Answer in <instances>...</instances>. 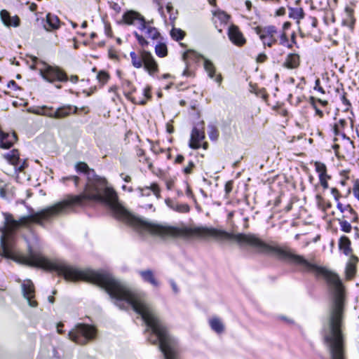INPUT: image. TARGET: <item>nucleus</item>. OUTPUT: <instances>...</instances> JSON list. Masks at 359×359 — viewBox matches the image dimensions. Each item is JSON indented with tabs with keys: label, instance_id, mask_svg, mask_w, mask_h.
I'll list each match as a JSON object with an SVG mask.
<instances>
[{
	"label": "nucleus",
	"instance_id": "1",
	"mask_svg": "<svg viewBox=\"0 0 359 359\" xmlns=\"http://www.w3.org/2000/svg\"><path fill=\"white\" fill-rule=\"evenodd\" d=\"M123 18L128 25H133L144 33V34L153 40L157 39L160 36L158 29L151 26V22H147L144 17L135 11H128L123 14Z\"/></svg>",
	"mask_w": 359,
	"mask_h": 359
},
{
	"label": "nucleus",
	"instance_id": "2",
	"mask_svg": "<svg viewBox=\"0 0 359 359\" xmlns=\"http://www.w3.org/2000/svg\"><path fill=\"white\" fill-rule=\"evenodd\" d=\"M131 63L137 69L144 67L151 75L158 72V66L152 54L145 50H140L138 53L132 51L130 53Z\"/></svg>",
	"mask_w": 359,
	"mask_h": 359
},
{
	"label": "nucleus",
	"instance_id": "3",
	"mask_svg": "<svg viewBox=\"0 0 359 359\" xmlns=\"http://www.w3.org/2000/svg\"><path fill=\"white\" fill-rule=\"evenodd\" d=\"M96 329L90 325L79 323L68 333V338L76 344L83 345L95 338Z\"/></svg>",
	"mask_w": 359,
	"mask_h": 359
},
{
	"label": "nucleus",
	"instance_id": "4",
	"mask_svg": "<svg viewBox=\"0 0 359 359\" xmlns=\"http://www.w3.org/2000/svg\"><path fill=\"white\" fill-rule=\"evenodd\" d=\"M182 58L184 61H187L188 59H193L198 61L199 59H203V66L205 72L208 73V76L211 79H214L215 81L220 84L222 80L221 74H217L215 73V67L214 64L208 59L205 58L203 55L198 54L196 51L189 50L187 52H185L183 55Z\"/></svg>",
	"mask_w": 359,
	"mask_h": 359
},
{
	"label": "nucleus",
	"instance_id": "5",
	"mask_svg": "<svg viewBox=\"0 0 359 359\" xmlns=\"http://www.w3.org/2000/svg\"><path fill=\"white\" fill-rule=\"evenodd\" d=\"M331 359H345L344 337H324Z\"/></svg>",
	"mask_w": 359,
	"mask_h": 359
},
{
	"label": "nucleus",
	"instance_id": "6",
	"mask_svg": "<svg viewBox=\"0 0 359 359\" xmlns=\"http://www.w3.org/2000/svg\"><path fill=\"white\" fill-rule=\"evenodd\" d=\"M251 31L259 36L264 46L271 47L277 42L276 35L278 33L277 28L273 25L265 27L264 31L259 26L252 27Z\"/></svg>",
	"mask_w": 359,
	"mask_h": 359
},
{
	"label": "nucleus",
	"instance_id": "7",
	"mask_svg": "<svg viewBox=\"0 0 359 359\" xmlns=\"http://www.w3.org/2000/svg\"><path fill=\"white\" fill-rule=\"evenodd\" d=\"M40 75L48 82L67 81V74L57 67L45 65V67L39 69Z\"/></svg>",
	"mask_w": 359,
	"mask_h": 359
},
{
	"label": "nucleus",
	"instance_id": "8",
	"mask_svg": "<svg viewBox=\"0 0 359 359\" xmlns=\"http://www.w3.org/2000/svg\"><path fill=\"white\" fill-rule=\"evenodd\" d=\"M205 137L204 121H201L196 123L192 129L189 144V147L194 149H199L201 147V142L205 139Z\"/></svg>",
	"mask_w": 359,
	"mask_h": 359
},
{
	"label": "nucleus",
	"instance_id": "9",
	"mask_svg": "<svg viewBox=\"0 0 359 359\" xmlns=\"http://www.w3.org/2000/svg\"><path fill=\"white\" fill-rule=\"evenodd\" d=\"M22 292L23 297L27 300L31 307H36L38 304L34 299L35 297V290L33 283L30 280H24L22 283Z\"/></svg>",
	"mask_w": 359,
	"mask_h": 359
},
{
	"label": "nucleus",
	"instance_id": "10",
	"mask_svg": "<svg viewBox=\"0 0 359 359\" xmlns=\"http://www.w3.org/2000/svg\"><path fill=\"white\" fill-rule=\"evenodd\" d=\"M5 157L11 164L15 166V171L22 172L27 165L25 161L21 163L18 150L13 149L10 153L5 155Z\"/></svg>",
	"mask_w": 359,
	"mask_h": 359
},
{
	"label": "nucleus",
	"instance_id": "11",
	"mask_svg": "<svg viewBox=\"0 0 359 359\" xmlns=\"http://www.w3.org/2000/svg\"><path fill=\"white\" fill-rule=\"evenodd\" d=\"M0 18L2 23L7 27H18L20 25V19L18 15L11 16L6 10L0 11Z\"/></svg>",
	"mask_w": 359,
	"mask_h": 359
},
{
	"label": "nucleus",
	"instance_id": "12",
	"mask_svg": "<svg viewBox=\"0 0 359 359\" xmlns=\"http://www.w3.org/2000/svg\"><path fill=\"white\" fill-rule=\"evenodd\" d=\"M228 35L229 39L236 46H242L245 43V39L237 26L232 25L229 27Z\"/></svg>",
	"mask_w": 359,
	"mask_h": 359
},
{
	"label": "nucleus",
	"instance_id": "13",
	"mask_svg": "<svg viewBox=\"0 0 359 359\" xmlns=\"http://www.w3.org/2000/svg\"><path fill=\"white\" fill-rule=\"evenodd\" d=\"M137 190L141 196H149L152 193L156 198H161V189L156 183H151L149 186L138 187Z\"/></svg>",
	"mask_w": 359,
	"mask_h": 359
},
{
	"label": "nucleus",
	"instance_id": "14",
	"mask_svg": "<svg viewBox=\"0 0 359 359\" xmlns=\"http://www.w3.org/2000/svg\"><path fill=\"white\" fill-rule=\"evenodd\" d=\"M78 108L76 106L67 104L63 105L55 110V118L60 119L69 116L72 114H76Z\"/></svg>",
	"mask_w": 359,
	"mask_h": 359
},
{
	"label": "nucleus",
	"instance_id": "15",
	"mask_svg": "<svg viewBox=\"0 0 359 359\" xmlns=\"http://www.w3.org/2000/svg\"><path fill=\"white\" fill-rule=\"evenodd\" d=\"M17 140L15 133H6L0 129V147L3 149H9Z\"/></svg>",
	"mask_w": 359,
	"mask_h": 359
},
{
	"label": "nucleus",
	"instance_id": "16",
	"mask_svg": "<svg viewBox=\"0 0 359 359\" xmlns=\"http://www.w3.org/2000/svg\"><path fill=\"white\" fill-rule=\"evenodd\" d=\"M358 262V258L355 255H351L348 262L346 263L345 273L347 280L352 279L356 272V264Z\"/></svg>",
	"mask_w": 359,
	"mask_h": 359
},
{
	"label": "nucleus",
	"instance_id": "17",
	"mask_svg": "<svg viewBox=\"0 0 359 359\" xmlns=\"http://www.w3.org/2000/svg\"><path fill=\"white\" fill-rule=\"evenodd\" d=\"M139 274L144 282L148 283L154 287L159 286L160 283L158 280L155 278L153 271L150 269L143 270L139 271Z\"/></svg>",
	"mask_w": 359,
	"mask_h": 359
},
{
	"label": "nucleus",
	"instance_id": "18",
	"mask_svg": "<svg viewBox=\"0 0 359 359\" xmlns=\"http://www.w3.org/2000/svg\"><path fill=\"white\" fill-rule=\"evenodd\" d=\"M337 208L343 213L346 210H350V216H346L351 222H358L359 217L357 212L353 210L350 204L344 205L339 202V200L337 201Z\"/></svg>",
	"mask_w": 359,
	"mask_h": 359
},
{
	"label": "nucleus",
	"instance_id": "19",
	"mask_svg": "<svg viewBox=\"0 0 359 359\" xmlns=\"http://www.w3.org/2000/svg\"><path fill=\"white\" fill-rule=\"evenodd\" d=\"M166 205L171 209L178 212H188L190 210L187 203H178L170 198H166L165 201Z\"/></svg>",
	"mask_w": 359,
	"mask_h": 359
},
{
	"label": "nucleus",
	"instance_id": "20",
	"mask_svg": "<svg viewBox=\"0 0 359 359\" xmlns=\"http://www.w3.org/2000/svg\"><path fill=\"white\" fill-rule=\"evenodd\" d=\"M284 67L287 69H295L299 65V56L296 53H290L287 55L284 64Z\"/></svg>",
	"mask_w": 359,
	"mask_h": 359
},
{
	"label": "nucleus",
	"instance_id": "21",
	"mask_svg": "<svg viewBox=\"0 0 359 359\" xmlns=\"http://www.w3.org/2000/svg\"><path fill=\"white\" fill-rule=\"evenodd\" d=\"M211 329L217 334H221L224 331V325L222 320L218 317H212L208 320Z\"/></svg>",
	"mask_w": 359,
	"mask_h": 359
},
{
	"label": "nucleus",
	"instance_id": "22",
	"mask_svg": "<svg viewBox=\"0 0 359 359\" xmlns=\"http://www.w3.org/2000/svg\"><path fill=\"white\" fill-rule=\"evenodd\" d=\"M339 248L343 253L348 256L352 252L351 241L346 236H341L339 239Z\"/></svg>",
	"mask_w": 359,
	"mask_h": 359
},
{
	"label": "nucleus",
	"instance_id": "23",
	"mask_svg": "<svg viewBox=\"0 0 359 359\" xmlns=\"http://www.w3.org/2000/svg\"><path fill=\"white\" fill-rule=\"evenodd\" d=\"M151 88L149 86L146 87L143 90L142 97H134L131 99L132 102L135 104L140 105L146 104L148 100L151 99Z\"/></svg>",
	"mask_w": 359,
	"mask_h": 359
},
{
	"label": "nucleus",
	"instance_id": "24",
	"mask_svg": "<svg viewBox=\"0 0 359 359\" xmlns=\"http://www.w3.org/2000/svg\"><path fill=\"white\" fill-rule=\"evenodd\" d=\"M46 23L48 27H47L46 25H45L44 27L47 30L55 29L60 27L59 18L56 15L50 13L46 15Z\"/></svg>",
	"mask_w": 359,
	"mask_h": 359
},
{
	"label": "nucleus",
	"instance_id": "25",
	"mask_svg": "<svg viewBox=\"0 0 359 359\" xmlns=\"http://www.w3.org/2000/svg\"><path fill=\"white\" fill-rule=\"evenodd\" d=\"M346 18L343 20V25L349 27H353L355 20L353 16V10L348 6L345 8Z\"/></svg>",
	"mask_w": 359,
	"mask_h": 359
},
{
	"label": "nucleus",
	"instance_id": "26",
	"mask_svg": "<svg viewBox=\"0 0 359 359\" xmlns=\"http://www.w3.org/2000/svg\"><path fill=\"white\" fill-rule=\"evenodd\" d=\"M289 17L290 18L297 20V22L299 23V20L300 19L304 18V12L303 8H289Z\"/></svg>",
	"mask_w": 359,
	"mask_h": 359
},
{
	"label": "nucleus",
	"instance_id": "27",
	"mask_svg": "<svg viewBox=\"0 0 359 359\" xmlns=\"http://www.w3.org/2000/svg\"><path fill=\"white\" fill-rule=\"evenodd\" d=\"M345 217H346L345 215H343L341 218H338L337 221L339 222L341 231L345 233H350L352 229V226L351 224V222L346 220Z\"/></svg>",
	"mask_w": 359,
	"mask_h": 359
},
{
	"label": "nucleus",
	"instance_id": "28",
	"mask_svg": "<svg viewBox=\"0 0 359 359\" xmlns=\"http://www.w3.org/2000/svg\"><path fill=\"white\" fill-rule=\"evenodd\" d=\"M248 91L262 100H265L266 97V95L263 88H257L255 86L251 83L249 85Z\"/></svg>",
	"mask_w": 359,
	"mask_h": 359
},
{
	"label": "nucleus",
	"instance_id": "29",
	"mask_svg": "<svg viewBox=\"0 0 359 359\" xmlns=\"http://www.w3.org/2000/svg\"><path fill=\"white\" fill-rule=\"evenodd\" d=\"M155 53L160 57H165L168 54L166 45L163 43H158L156 44L155 46Z\"/></svg>",
	"mask_w": 359,
	"mask_h": 359
},
{
	"label": "nucleus",
	"instance_id": "30",
	"mask_svg": "<svg viewBox=\"0 0 359 359\" xmlns=\"http://www.w3.org/2000/svg\"><path fill=\"white\" fill-rule=\"evenodd\" d=\"M184 32L180 29L174 27L170 31L171 37L176 41L182 40L184 38Z\"/></svg>",
	"mask_w": 359,
	"mask_h": 359
},
{
	"label": "nucleus",
	"instance_id": "31",
	"mask_svg": "<svg viewBox=\"0 0 359 359\" xmlns=\"http://www.w3.org/2000/svg\"><path fill=\"white\" fill-rule=\"evenodd\" d=\"M215 15L220 21L221 24L224 25H226L230 18V16L224 11H218L215 13Z\"/></svg>",
	"mask_w": 359,
	"mask_h": 359
},
{
	"label": "nucleus",
	"instance_id": "32",
	"mask_svg": "<svg viewBox=\"0 0 359 359\" xmlns=\"http://www.w3.org/2000/svg\"><path fill=\"white\" fill-rule=\"evenodd\" d=\"M316 170L319 173V177L327 175L326 165L323 163L316 161L315 163Z\"/></svg>",
	"mask_w": 359,
	"mask_h": 359
},
{
	"label": "nucleus",
	"instance_id": "33",
	"mask_svg": "<svg viewBox=\"0 0 359 359\" xmlns=\"http://www.w3.org/2000/svg\"><path fill=\"white\" fill-rule=\"evenodd\" d=\"M122 85L125 90L126 95L128 97V95L132 93L134 90L132 83L130 81L125 80L123 81Z\"/></svg>",
	"mask_w": 359,
	"mask_h": 359
},
{
	"label": "nucleus",
	"instance_id": "34",
	"mask_svg": "<svg viewBox=\"0 0 359 359\" xmlns=\"http://www.w3.org/2000/svg\"><path fill=\"white\" fill-rule=\"evenodd\" d=\"M279 38H280V45L285 46L287 48H291L292 47V44L289 42L288 38L284 32H283L280 34Z\"/></svg>",
	"mask_w": 359,
	"mask_h": 359
},
{
	"label": "nucleus",
	"instance_id": "35",
	"mask_svg": "<svg viewBox=\"0 0 359 359\" xmlns=\"http://www.w3.org/2000/svg\"><path fill=\"white\" fill-rule=\"evenodd\" d=\"M109 78V74L104 71H100L97 75L98 81L102 85L105 84Z\"/></svg>",
	"mask_w": 359,
	"mask_h": 359
},
{
	"label": "nucleus",
	"instance_id": "36",
	"mask_svg": "<svg viewBox=\"0 0 359 359\" xmlns=\"http://www.w3.org/2000/svg\"><path fill=\"white\" fill-rule=\"evenodd\" d=\"M133 34L142 48H145L149 45V42L142 34H138L137 32H134Z\"/></svg>",
	"mask_w": 359,
	"mask_h": 359
},
{
	"label": "nucleus",
	"instance_id": "37",
	"mask_svg": "<svg viewBox=\"0 0 359 359\" xmlns=\"http://www.w3.org/2000/svg\"><path fill=\"white\" fill-rule=\"evenodd\" d=\"M316 99L314 97H313V96L310 97L309 102H310L311 105L313 107V108L315 109L316 114L319 116L320 118H323L324 116V114H323V111H321L320 109H319L318 108V107L316 106Z\"/></svg>",
	"mask_w": 359,
	"mask_h": 359
},
{
	"label": "nucleus",
	"instance_id": "38",
	"mask_svg": "<svg viewBox=\"0 0 359 359\" xmlns=\"http://www.w3.org/2000/svg\"><path fill=\"white\" fill-rule=\"evenodd\" d=\"M208 130V135L210 140H216L219 135L217 129L214 126H209Z\"/></svg>",
	"mask_w": 359,
	"mask_h": 359
},
{
	"label": "nucleus",
	"instance_id": "39",
	"mask_svg": "<svg viewBox=\"0 0 359 359\" xmlns=\"http://www.w3.org/2000/svg\"><path fill=\"white\" fill-rule=\"evenodd\" d=\"M341 100L345 106L344 111H348L349 110L350 107H351V104L350 101L348 99H346V93L344 92L343 94L341 95Z\"/></svg>",
	"mask_w": 359,
	"mask_h": 359
},
{
	"label": "nucleus",
	"instance_id": "40",
	"mask_svg": "<svg viewBox=\"0 0 359 359\" xmlns=\"http://www.w3.org/2000/svg\"><path fill=\"white\" fill-rule=\"evenodd\" d=\"M353 193L354 196L359 201V179L354 181Z\"/></svg>",
	"mask_w": 359,
	"mask_h": 359
},
{
	"label": "nucleus",
	"instance_id": "41",
	"mask_svg": "<svg viewBox=\"0 0 359 359\" xmlns=\"http://www.w3.org/2000/svg\"><path fill=\"white\" fill-rule=\"evenodd\" d=\"M195 167V164L193 161H190L188 163V165L185 166L183 169V172L185 174H190L192 172L193 168Z\"/></svg>",
	"mask_w": 359,
	"mask_h": 359
},
{
	"label": "nucleus",
	"instance_id": "42",
	"mask_svg": "<svg viewBox=\"0 0 359 359\" xmlns=\"http://www.w3.org/2000/svg\"><path fill=\"white\" fill-rule=\"evenodd\" d=\"M330 177L327 175L319 177L320 183L324 189L328 188V183L327 182V179H330Z\"/></svg>",
	"mask_w": 359,
	"mask_h": 359
},
{
	"label": "nucleus",
	"instance_id": "43",
	"mask_svg": "<svg viewBox=\"0 0 359 359\" xmlns=\"http://www.w3.org/2000/svg\"><path fill=\"white\" fill-rule=\"evenodd\" d=\"M44 113L46 114H44L43 116L55 118V111L52 107L46 106V109L44 111Z\"/></svg>",
	"mask_w": 359,
	"mask_h": 359
},
{
	"label": "nucleus",
	"instance_id": "44",
	"mask_svg": "<svg viewBox=\"0 0 359 359\" xmlns=\"http://www.w3.org/2000/svg\"><path fill=\"white\" fill-rule=\"evenodd\" d=\"M79 177H77V176H74V175H72V176H69V177H62V182H65L66 180H72L74 182V184L76 186L78 185L79 184Z\"/></svg>",
	"mask_w": 359,
	"mask_h": 359
},
{
	"label": "nucleus",
	"instance_id": "45",
	"mask_svg": "<svg viewBox=\"0 0 359 359\" xmlns=\"http://www.w3.org/2000/svg\"><path fill=\"white\" fill-rule=\"evenodd\" d=\"M320 79H317L316 80V81H315L314 90H317V91H318V92H320V93H322V94H325V90L323 89V87H321V86H320Z\"/></svg>",
	"mask_w": 359,
	"mask_h": 359
},
{
	"label": "nucleus",
	"instance_id": "46",
	"mask_svg": "<svg viewBox=\"0 0 359 359\" xmlns=\"http://www.w3.org/2000/svg\"><path fill=\"white\" fill-rule=\"evenodd\" d=\"M46 106H43L41 107H39V108L34 110L32 112L36 115L43 116V114H45L44 111L46 110Z\"/></svg>",
	"mask_w": 359,
	"mask_h": 359
},
{
	"label": "nucleus",
	"instance_id": "47",
	"mask_svg": "<svg viewBox=\"0 0 359 359\" xmlns=\"http://www.w3.org/2000/svg\"><path fill=\"white\" fill-rule=\"evenodd\" d=\"M331 193L334 196V198L336 201H338L339 200L340 194L339 193V191L337 188H332L331 189Z\"/></svg>",
	"mask_w": 359,
	"mask_h": 359
},
{
	"label": "nucleus",
	"instance_id": "48",
	"mask_svg": "<svg viewBox=\"0 0 359 359\" xmlns=\"http://www.w3.org/2000/svg\"><path fill=\"white\" fill-rule=\"evenodd\" d=\"M166 10L168 11V13H170V19H173L175 20L176 18V16H172V11H173V6H172L171 3H168L167 5H166Z\"/></svg>",
	"mask_w": 359,
	"mask_h": 359
},
{
	"label": "nucleus",
	"instance_id": "49",
	"mask_svg": "<svg viewBox=\"0 0 359 359\" xmlns=\"http://www.w3.org/2000/svg\"><path fill=\"white\" fill-rule=\"evenodd\" d=\"M170 284L174 293L177 294L179 292V288L173 280H170Z\"/></svg>",
	"mask_w": 359,
	"mask_h": 359
},
{
	"label": "nucleus",
	"instance_id": "50",
	"mask_svg": "<svg viewBox=\"0 0 359 359\" xmlns=\"http://www.w3.org/2000/svg\"><path fill=\"white\" fill-rule=\"evenodd\" d=\"M266 59V55L264 53H260L256 57V60L257 62H263L265 61Z\"/></svg>",
	"mask_w": 359,
	"mask_h": 359
},
{
	"label": "nucleus",
	"instance_id": "51",
	"mask_svg": "<svg viewBox=\"0 0 359 359\" xmlns=\"http://www.w3.org/2000/svg\"><path fill=\"white\" fill-rule=\"evenodd\" d=\"M7 191H8V187L6 186L4 188L0 189V196L1 198H6L7 197Z\"/></svg>",
	"mask_w": 359,
	"mask_h": 359
},
{
	"label": "nucleus",
	"instance_id": "52",
	"mask_svg": "<svg viewBox=\"0 0 359 359\" xmlns=\"http://www.w3.org/2000/svg\"><path fill=\"white\" fill-rule=\"evenodd\" d=\"M285 8H283V7L279 8L276 11V15H278V16L283 15H285Z\"/></svg>",
	"mask_w": 359,
	"mask_h": 359
},
{
	"label": "nucleus",
	"instance_id": "53",
	"mask_svg": "<svg viewBox=\"0 0 359 359\" xmlns=\"http://www.w3.org/2000/svg\"><path fill=\"white\" fill-rule=\"evenodd\" d=\"M120 176L126 182H130L131 181V177L129 175H126L123 173H121Z\"/></svg>",
	"mask_w": 359,
	"mask_h": 359
},
{
	"label": "nucleus",
	"instance_id": "54",
	"mask_svg": "<svg viewBox=\"0 0 359 359\" xmlns=\"http://www.w3.org/2000/svg\"><path fill=\"white\" fill-rule=\"evenodd\" d=\"M8 87L13 89L17 88V83L14 81H11L8 83Z\"/></svg>",
	"mask_w": 359,
	"mask_h": 359
},
{
	"label": "nucleus",
	"instance_id": "55",
	"mask_svg": "<svg viewBox=\"0 0 359 359\" xmlns=\"http://www.w3.org/2000/svg\"><path fill=\"white\" fill-rule=\"evenodd\" d=\"M291 26V23L290 22H285L283 25V31L288 29Z\"/></svg>",
	"mask_w": 359,
	"mask_h": 359
},
{
	"label": "nucleus",
	"instance_id": "56",
	"mask_svg": "<svg viewBox=\"0 0 359 359\" xmlns=\"http://www.w3.org/2000/svg\"><path fill=\"white\" fill-rule=\"evenodd\" d=\"M311 19V26L313 27H316L317 26V24H318V20L316 18H313V17H311L310 18Z\"/></svg>",
	"mask_w": 359,
	"mask_h": 359
},
{
	"label": "nucleus",
	"instance_id": "57",
	"mask_svg": "<svg viewBox=\"0 0 359 359\" xmlns=\"http://www.w3.org/2000/svg\"><path fill=\"white\" fill-rule=\"evenodd\" d=\"M62 327H63V324L62 323H60L57 325V331L59 334L63 333V330H62Z\"/></svg>",
	"mask_w": 359,
	"mask_h": 359
},
{
	"label": "nucleus",
	"instance_id": "58",
	"mask_svg": "<svg viewBox=\"0 0 359 359\" xmlns=\"http://www.w3.org/2000/svg\"><path fill=\"white\" fill-rule=\"evenodd\" d=\"M184 158L182 155H178L176 157L175 162L177 163H181L184 161Z\"/></svg>",
	"mask_w": 359,
	"mask_h": 359
},
{
	"label": "nucleus",
	"instance_id": "59",
	"mask_svg": "<svg viewBox=\"0 0 359 359\" xmlns=\"http://www.w3.org/2000/svg\"><path fill=\"white\" fill-rule=\"evenodd\" d=\"M334 133L335 135H339V126L338 124H335L333 128Z\"/></svg>",
	"mask_w": 359,
	"mask_h": 359
},
{
	"label": "nucleus",
	"instance_id": "60",
	"mask_svg": "<svg viewBox=\"0 0 359 359\" xmlns=\"http://www.w3.org/2000/svg\"><path fill=\"white\" fill-rule=\"evenodd\" d=\"M79 79H78V76H76V75H74V76H72L70 78H69V81L74 83H76L78 81Z\"/></svg>",
	"mask_w": 359,
	"mask_h": 359
},
{
	"label": "nucleus",
	"instance_id": "61",
	"mask_svg": "<svg viewBox=\"0 0 359 359\" xmlns=\"http://www.w3.org/2000/svg\"><path fill=\"white\" fill-rule=\"evenodd\" d=\"M346 124V121L345 119H339L338 126H340L341 128H344Z\"/></svg>",
	"mask_w": 359,
	"mask_h": 359
},
{
	"label": "nucleus",
	"instance_id": "62",
	"mask_svg": "<svg viewBox=\"0 0 359 359\" xmlns=\"http://www.w3.org/2000/svg\"><path fill=\"white\" fill-rule=\"evenodd\" d=\"M316 101L318 102L320 104H321L323 106H326L328 102L326 100H323L321 99H316Z\"/></svg>",
	"mask_w": 359,
	"mask_h": 359
},
{
	"label": "nucleus",
	"instance_id": "63",
	"mask_svg": "<svg viewBox=\"0 0 359 359\" xmlns=\"http://www.w3.org/2000/svg\"><path fill=\"white\" fill-rule=\"evenodd\" d=\"M122 189H123V190H127V191H129V192H132V191H133V188H132L131 187H127V186H126V185H123Z\"/></svg>",
	"mask_w": 359,
	"mask_h": 359
},
{
	"label": "nucleus",
	"instance_id": "64",
	"mask_svg": "<svg viewBox=\"0 0 359 359\" xmlns=\"http://www.w3.org/2000/svg\"><path fill=\"white\" fill-rule=\"evenodd\" d=\"M295 37H296V36H295V33H294V32H293V33L292 34V35H291V39H292V43H292H292H296Z\"/></svg>",
	"mask_w": 359,
	"mask_h": 359
}]
</instances>
